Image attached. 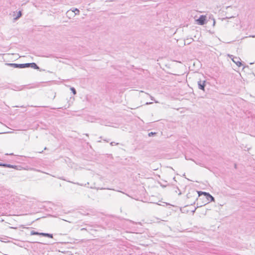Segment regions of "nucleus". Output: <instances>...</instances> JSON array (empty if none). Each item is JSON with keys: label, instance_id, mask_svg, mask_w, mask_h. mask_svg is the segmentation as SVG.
Instances as JSON below:
<instances>
[{"label": "nucleus", "instance_id": "nucleus-1", "mask_svg": "<svg viewBox=\"0 0 255 255\" xmlns=\"http://www.w3.org/2000/svg\"><path fill=\"white\" fill-rule=\"evenodd\" d=\"M199 196L200 197L202 195H204L206 198L207 199V201H214V198L210 195L209 193H207L205 192H202V191H199L198 192Z\"/></svg>", "mask_w": 255, "mask_h": 255}, {"label": "nucleus", "instance_id": "nucleus-2", "mask_svg": "<svg viewBox=\"0 0 255 255\" xmlns=\"http://www.w3.org/2000/svg\"><path fill=\"white\" fill-rule=\"evenodd\" d=\"M228 56L229 57H233V59H232V61L236 64V65L239 66V67H240L242 66V64L241 62V59L239 58V57H235L233 55H230L229 54L228 55Z\"/></svg>", "mask_w": 255, "mask_h": 255}, {"label": "nucleus", "instance_id": "nucleus-3", "mask_svg": "<svg viewBox=\"0 0 255 255\" xmlns=\"http://www.w3.org/2000/svg\"><path fill=\"white\" fill-rule=\"evenodd\" d=\"M205 80L202 81L199 80L198 81V86L199 89L204 91L205 90Z\"/></svg>", "mask_w": 255, "mask_h": 255}, {"label": "nucleus", "instance_id": "nucleus-4", "mask_svg": "<svg viewBox=\"0 0 255 255\" xmlns=\"http://www.w3.org/2000/svg\"><path fill=\"white\" fill-rule=\"evenodd\" d=\"M206 17L204 15H201L199 18L197 19L198 24L200 25H203L205 23Z\"/></svg>", "mask_w": 255, "mask_h": 255}, {"label": "nucleus", "instance_id": "nucleus-5", "mask_svg": "<svg viewBox=\"0 0 255 255\" xmlns=\"http://www.w3.org/2000/svg\"><path fill=\"white\" fill-rule=\"evenodd\" d=\"M7 65L15 68H23L22 64L8 63Z\"/></svg>", "mask_w": 255, "mask_h": 255}, {"label": "nucleus", "instance_id": "nucleus-6", "mask_svg": "<svg viewBox=\"0 0 255 255\" xmlns=\"http://www.w3.org/2000/svg\"><path fill=\"white\" fill-rule=\"evenodd\" d=\"M40 236L48 237V238H53V235L52 234H48V233H40Z\"/></svg>", "mask_w": 255, "mask_h": 255}, {"label": "nucleus", "instance_id": "nucleus-7", "mask_svg": "<svg viewBox=\"0 0 255 255\" xmlns=\"http://www.w3.org/2000/svg\"><path fill=\"white\" fill-rule=\"evenodd\" d=\"M30 67H31L34 69H39V67L35 63H31Z\"/></svg>", "mask_w": 255, "mask_h": 255}, {"label": "nucleus", "instance_id": "nucleus-8", "mask_svg": "<svg viewBox=\"0 0 255 255\" xmlns=\"http://www.w3.org/2000/svg\"><path fill=\"white\" fill-rule=\"evenodd\" d=\"M0 166L11 168V164L0 163Z\"/></svg>", "mask_w": 255, "mask_h": 255}, {"label": "nucleus", "instance_id": "nucleus-9", "mask_svg": "<svg viewBox=\"0 0 255 255\" xmlns=\"http://www.w3.org/2000/svg\"><path fill=\"white\" fill-rule=\"evenodd\" d=\"M72 11L75 13V15H78L80 13V10L77 8H74L72 10Z\"/></svg>", "mask_w": 255, "mask_h": 255}, {"label": "nucleus", "instance_id": "nucleus-10", "mask_svg": "<svg viewBox=\"0 0 255 255\" xmlns=\"http://www.w3.org/2000/svg\"><path fill=\"white\" fill-rule=\"evenodd\" d=\"M21 12L20 11H19L18 12H17V16L14 18V19L15 20H17V19H18L19 17H21Z\"/></svg>", "mask_w": 255, "mask_h": 255}, {"label": "nucleus", "instance_id": "nucleus-11", "mask_svg": "<svg viewBox=\"0 0 255 255\" xmlns=\"http://www.w3.org/2000/svg\"><path fill=\"white\" fill-rule=\"evenodd\" d=\"M41 233H38L37 232H35L34 231H32L30 233L31 235H40Z\"/></svg>", "mask_w": 255, "mask_h": 255}, {"label": "nucleus", "instance_id": "nucleus-12", "mask_svg": "<svg viewBox=\"0 0 255 255\" xmlns=\"http://www.w3.org/2000/svg\"><path fill=\"white\" fill-rule=\"evenodd\" d=\"M30 63L22 64L23 68L30 67Z\"/></svg>", "mask_w": 255, "mask_h": 255}, {"label": "nucleus", "instance_id": "nucleus-13", "mask_svg": "<svg viewBox=\"0 0 255 255\" xmlns=\"http://www.w3.org/2000/svg\"><path fill=\"white\" fill-rule=\"evenodd\" d=\"M70 90L72 91V92L73 93L74 95H75L76 94V91L74 88L71 87L70 88Z\"/></svg>", "mask_w": 255, "mask_h": 255}, {"label": "nucleus", "instance_id": "nucleus-14", "mask_svg": "<svg viewBox=\"0 0 255 255\" xmlns=\"http://www.w3.org/2000/svg\"><path fill=\"white\" fill-rule=\"evenodd\" d=\"M156 134V133H155V132H149V133H148V136H152V135H154V134Z\"/></svg>", "mask_w": 255, "mask_h": 255}, {"label": "nucleus", "instance_id": "nucleus-15", "mask_svg": "<svg viewBox=\"0 0 255 255\" xmlns=\"http://www.w3.org/2000/svg\"><path fill=\"white\" fill-rule=\"evenodd\" d=\"M110 144H111V145H112V146H113V145H115V144H116V145H118V144H119V143H116V142H111L110 143Z\"/></svg>", "mask_w": 255, "mask_h": 255}, {"label": "nucleus", "instance_id": "nucleus-16", "mask_svg": "<svg viewBox=\"0 0 255 255\" xmlns=\"http://www.w3.org/2000/svg\"><path fill=\"white\" fill-rule=\"evenodd\" d=\"M151 100L154 101L156 103H158L157 101H155L154 98L152 96H150Z\"/></svg>", "mask_w": 255, "mask_h": 255}, {"label": "nucleus", "instance_id": "nucleus-17", "mask_svg": "<svg viewBox=\"0 0 255 255\" xmlns=\"http://www.w3.org/2000/svg\"><path fill=\"white\" fill-rule=\"evenodd\" d=\"M11 166H12V167H11V168H14V169H15L17 167L16 165H11Z\"/></svg>", "mask_w": 255, "mask_h": 255}, {"label": "nucleus", "instance_id": "nucleus-18", "mask_svg": "<svg viewBox=\"0 0 255 255\" xmlns=\"http://www.w3.org/2000/svg\"><path fill=\"white\" fill-rule=\"evenodd\" d=\"M152 103V102H147L146 103V105H150V104H151Z\"/></svg>", "mask_w": 255, "mask_h": 255}, {"label": "nucleus", "instance_id": "nucleus-19", "mask_svg": "<svg viewBox=\"0 0 255 255\" xmlns=\"http://www.w3.org/2000/svg\"><path fill=\"white\" fill-rule=\"evenodd\" d=\"M101 189H106V188H101ZM106 189H108V190H112V189H111V188H106Z\"/></svg>", "mask_w": 255, "mask_h": 255}, {"label": "nucleus", "instance_id": "nucleus-20", "mask_svg": "<svg viewBox=\"0 0 255 255\" xmlns=\"http://www.w3.org/2000/svg\"><path fill=\"white\" fill-rule=\"evenodd\" d=\"M74 184H78V185H81V186H82V184H79L78 183H74Z\"/></svg>", "mask_w": 255, "mask_h": 255}, {"label": "nucleus", "instance_id": "nucleus-21", "mask_svg": "<svg viewBox=\"0 0 255 255\" xmlns=\"http://www.w3.org/2000/svg\"><path fill=\"white\" fill-rule=\"evenodd\" d=\"M6 155H13V153H10V154H8V153H6L5 154Z\"/></svg>", "mask_w": 255, "mask_h": 255}, {"label": "nucleus", "instance_id": "nucleus-22", "mask_svg": "<svg viewBox=\"0 0 255 255\" xmlns=\"http://www.w3.org/2000/svg\"><path fill=\"white\" fill-rule=\"evenodd\" d=\"M60 179H62V180H65V179H64L62 178H60Z\"/></svg>", "mask_w": 255, "mask_h": 255}, {"label": "nucleus", "instance_id": "nucleus-23", "mask_svg": "<svg viewBox=\"0 0 255 255\" xmlns=\"http://www.w3.org/2000/svg\"><path fill=\"white\" fill-rule=\"evenodd\" d=\"M86 136H89L88 134H87H87H86Z\"/></svg>", "mask_w": 255, "mask_h": 255}, {"label": "nucleus", "instance_id": "nucleus-24", "mask_svg": "<svg viewBox=\"0 0 255 255\" xmlns=\"http://www.w3.org/2000/svg\"><path fill=\"white\" fill-rule=\"evenodd\" d=\"M105 141L108 142V140H107L106 139H105Z\"/></svg>", "mask_w": 255, "mask_h": 255}, {"label": "nucleus", "instance_id": "nucleus-25", "mask_svg": "<svg viewBox=\"0 0 255 255\" xmlns=\"http://www.w3.org/2000/svg\"><path fill=\"white\" fill-rule=\"evenodd\" d=\"M105 141L108 142V140H107L106 139H105Z\"/></svg>", "mask_w": 255, "mask_h": 255}, {"label": "nucleus", "instance_id": "nucleus-26", "mask_svg": "<svg viewBox=\"0 0 255 255\" xmlns=\"http://www.w3.org/2000/svg\"><path fill=\"white\" fill-rule=\"evenodd\" d=\"M105 141L108 142V140H107L106 139H105Z\"/></svg>", "mask_w": 255, "mask_h": 255}, {"label": "nucleus", "instance_id": "nucleus-27", "mask_svg": "<svg viewBox=\"0 0 255 255\" xmlns=\"http://www.w3.org/2000/svg\"><path fill=\"white\" fill-rule=\"evenodd\" d=\"M196 209L194 210H193V212L194 213Z\"/></svg>", "mask_w": 255, "mask_h": 255}, {"label": "nucleus", "instance_id": "nucleus-28", "mask_svg": "<svg viewBox=\"0 0 255 255\" xmlns=\"http://www.w3.org/2000/svg\"><path fill=\"white\" fill-rule=\"evenodd\" d=\"M232 60L233 59V57H230Z\"/></svg>", "mask_w": 255, "mask_h": 255}, {"label": "nucleus", "instance_id": "nucleus-29", "mask_svg": "<svg viewBox=\"0 0 255 255\" xmlns=\"http://www.w3.org/2000/svg\"><path fill=\"white\" fill-rule=\"evenodd\" d=\"M215 20H214V25L215 24Z\"/></svg>", "mask_w": 255, "mask_h": 255}]
</instances>
